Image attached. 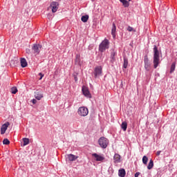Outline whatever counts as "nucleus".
<instances>
[{
  "instance_id": "4be33fe9",
  "label": "nucleus",
  "mask_w": 177,
  "mask_h": 177,
  "mask_svg": "<svg viewBox=\"0 0 177 177\" xmlns=\"http://www.w3.org/2000/svg\"><path fill=\"white\" fill-rule=\"evenodd\" d=\"M80 56L77 55L76 58L75 59V64L80 65L81 63V59H80Z\"/></svg>"
},
{
  "instance_id": "9b49d317",
  "label": "nucleus",
  "mask_w": 177,
  "mask_h": 177,
  "mask_svg": "<svg viewBox=\"0 0 177 177\" xmlns=\"http://www.w3.org/2000/svg\"><path fill=\"white\" fill-rule=\"evenodd\" d=\"M77 158H78V156L73 155V154H68L66 156V161H75V160H77Z\"/></svg>"
},
{
  "instance_id": "f704fd0d",
  "label": "nucleus",
  "mask_w": 177,
  "mask_h": 177,
  "mask_svg": "<svg viewBox=\"0 0 177 177\" xmlns=\"http://www.w3.org/2000/svg\"><path fill=\"white\" fill-rule=\"evenodd\" d=\"M160 154H161V151H157L156 156H160Z\"/></svg>"
},
{
  "instance_id": "ddd939ff",
  "label": "nucleus",
  "mask_w": 177,
  "mask_h": 177,
  "mask_svg": "<svg viewBox=\"0 0 177 177\" xmlns=\"http://www.w3.org/2000/svg\"><path fill=\"white\" fill-rule=\"evenodd\" d=\"M113 162L115 164L121 162V156H120L118 153H115L113 156Z\"/></svg>"
},
{
  "instance_id": "473e14b6",
  "label": "nucleus",
  "mask_w": 177,
  "mask_h": 177,
  "mask_svg": "<svg viewBox=\"0 0 177 177\" xmlns=\"http://www.w3.org/2000/svg\"><path fill=\"white\" fill-rule=\"evenodd\" d=\"M114 55H115V53H112V54L111 55V57H112L113 60H115Z\"/></svg>"
},
{
  "instance_id": "f8f14e48",
  "label": "nucleus",
  "mask_w": 177,
  "mask_h": 177,
  "mask_svg": "<svg viewBox=\"0 0 177 177\" xmlns=\"http://www.w3.org/2000/svg\"><path fill=\"white\" fill-rule=\"evenodd\" d=\"M35 97L37 100H41L42 97H44V94L42 93V92L37 91L36 92H35Z\"/></svg>"
},
{
  "instance_id": "9d476101",
  "label": "nucleus",
  "mask_w": 177,
  "mask_h": 177,
  "mask_svg": "<svg viewBox=\"0 0 177 177\" xmlns=\"http://www.w3.org/2000/svg\"><path fill=\"white\" fill-rule=\"evenodd\" d=\"M9 125H10V123H9V122H7L1 126V135L5 134V132H6V129H8V127H9Z\"/></svg>"
},
{
  "instance_id": "1a4fd4ad",
  "label": "nucleus",
  "mask_w": 177,
  "mask_h": 177,
  "mask_svg": "<svg viewBox=\"0 0 177 177\" xmlns=\"http://www.w3.org/2000/svg\"><path fill=\"white\" fill-rule=\"evenodd\" d=\"M82 93L83 95H84V96H86V97H91V93L89 92V90L87 88L86 86H82Z\"/></svg>"
},
{
  "instance_id": "b1692460",
  "label": "nucleus",
  "mask_w": 177,
  "mask_h": 177,
  "mask_svg": "<svg viewBox=\"0 0 177 177\" xmlns=\"http://www.w3.org/2000/svg\"><path fill=\"white\" fill-rule=\"evenodd\" d=\"M147 161H149V158H147L146 156H144L142 158L143 164H145V165H147Z\"/></svg>"
},
{
  "instance_id": "f257e3e1",
  "label": "nucleus",
  "mask_w": 177,
  "mask_h": 177,
  "mask_svg": "<svg viewBox=\"0 0 177 177\" xmlns=\"http://www.w3.org/2000/svg\"><path fill=\"white\" fill-rule=\"evenodd\" d=\"M153 67L154 68H157L158 67V64H160V51H158V48H157V46H153Z\"/></svg>"
},
{
  "instance_id": "412c9836",
  "label": "nucleus",
  "mask_w": 177,
  "mask_h": 177,
  "mask_svg": "<svg viewBox=\"0 0 177 177\" xmlns=\"http://www.w3.org/2000/svg\"><path fill=\"white\" fill-rule=\"evenodd\" d=\"M153 167H154V162H153V160L151 159L148 164L147 169H151Z\"/></svg>"
},
{
  "instance_id": "0eeeda50",
  "label": "nucleus",
  "mask_w": 177,
  "mask_h": 177,
  "mask_svg": "<svg viewBox=\"0 0 177 177\" xmlns=\"http://www.w3.org/2000/svg\"><path fill=\"white\" fill-rule=\"evenodd\" d=\"M94 75L95 78H97V77H100V75H102V67L100 66L95 68Z\"/></svg>"
},
{
  "instance_id": "7c9ffc66",
  "label": "nucleus",
  "mask_w": 177,
  "mask_h": 177,
  "mask_svg": "<svg viewBox=\"0 0 177 177\" xmlns=\"http://www.w3.org/2000/svg\"><path fill=\"white\" fill-rule=\"evenodd\" d=\"M39 75L40 76V78H39V80H42V78H44V74H42V73H39Z\"/></svg>"
},
{
  "instance_id": "f03ea898",
  "label": "nucleus",
  "mask_w": 177,
  "mask_h": 177,
  "mask_svg": "<svg viewBox=\"0 0 177 177\" xmlns=\"http://www.w3.org/2000/svg\"><path fill=\"white\" fill-rule=\"evenodd\" d=\"M89 113V111L88 108L85 106H80L77 110V114L80 115V117H86Z\"/></svg>"
},
{
  "instance_id": "393cba45",
  "label": "nucleus",
  "mask_w": 177,
  "mask_h": 177,
  "mask_svg": "<svg viewBox=\"0 0 177 177\" xmlns=\"http://www.w3.org/2000/svg\"><path fill=\"white\" fill-rule=\"evenodd\" d=\"M123 67L124 68H127V67H128V59L127 58L124 59Z\"/></svg>"
},
{
  "instance_id": "f3484780",
  "label": "nucleus",
  "mask_w": 177,
  "mask_h": 177,
  "mask_svg": "<svg viewBox=\"0 0 177 177\" xmlns=\"http://www.w3.org/2000/svg\"><path fill=\"white\" fill-rule=\"evenodd\" d=\"M115 30H117V28L115 26V24H113V28L111 30V35H113V38H115Z\"/></svg>"
},
{
  "instance_id": "a211bd4d",
  "label": "nucleus",
  "mask_w": 177,
  "mask_h": 177,
  "mask_svg": "<svg viewBox=\"0 0 177 177\" xmlns=\"http://www.w3.org/2000/svg\"><path fill=\"white\" fill-rule=\"evenodd\" d=\"M121 128L123 131H127V128H128V123L127 122H122L121 124Z\"/></svg>"
},
{
  "instance_id": "7ed1b4c3",
  "label": "nucleus",
  "mask_w": 177,
  "mask_h": 177,
  "mask_svg": "<svg viewBox=\"0 0 177 177\" xmlns=\"http://www.w3.org/2000/svg\"><path fill=\"white\" fill-rule=\"evenodd\" d=\"M98 143L102 149H106L109 146V140L104 137H101L98 140Z\"/></svg>"
},
{
  "instance_id": "72a5a7b5",
  "label": "nucleus",
  "mask_w": 177,
  "mask_h": 177,
  "mask_svg": "<svg viewBox=\"0 0 177 177\" xmlns=\"http://www.w3.org/2000/svg\"><path fill=\"white\" fill-rule=\"evenodd\" d=\"M32 103H33V104H36V103H37V100L33 99V100H32Z\"/></svg>"
},
{
  "instance_id": "423d86ee",
  "label": "nucleus",
  "mask_w": 177,
  "mask_h": 177,
  "mask_svg": "<svg viewBox=\"0 0 177 177\" xmlns=\"http://www.w3.org/2000/svg\"><path fill=\"white\" fill-rule=\"evenodd\" d=\"M53 13H56L59 9V3L57 1H52L50 5Z\"/></svg>"
},
{
  "instance_id": "dca6fc26",
  "label": "nucleus",
  "mask_w": 177,
  "mask_h": 177,
  "mask_svg": "<svg viewBox=\"0 0 177 177\" xmlns=\"http://www.w3.org/2000/svg\"><path fill=\"white\" fill-rule=\"evenodd\" d=\"M124 8H128L129 6V2L127 0H119Z\"/></svg>"
},
{
  "instance_id": "2eb2a0df",
  "label": "nucleus",
  "mask_w": 177,
  "mask_h": 177,
  "mask_svg": "<svg viewBox=\"0 0 177 177\" xmlns=\"http://www.w3.org/2000/svg\"><path fill=\"white\" fill-rule=\"evenodd\" d=\"M21 66L24 68V67H27L28 64H27V60H26V58H21Z\"/></svg>"
},
{
  "instance_id": "c9c22d12",
  "label": "nucleus",
  "mask_w": 177,
  "mask_h": 177,
  "mask_svg": "<svg viewBox=\"0 0 177 177\" xmlns=\"http://www.w3.org/2000/svg\"><path fill=\"white\" fill-rule=\"evenodd\" d=\"M75 80L78 81V78H77V76H75Z\"/></svg>"
},
{
  "instance_id": "bb28decb",
  "label": "nucleus",
  "mask_w": 177,
  "mask_h": 177,
  "mask_svg": "<svg viewBox=\"0 0 177 177\" xmlns=\"http://www.w3.org/2000/svg\"><path fill=\"white\" fill-rule=\"evenodd\" d=\"M11 93L13 94V95H16V93H17V88L16 87H12L11 88Z\"/></svg>"
},
{
  "instance_id": "c85d7f7f",
  "label": "nucleus",
  "mask_w": 177,
  "mask_h": 177,
  "mask_svg": "<svg viewBox=\"0 0 177 177\" xmlns=\"http://www.w3.org/2000/svg\"><path fill=\"white\" fill-rule=\"evenodd\" d=\"M127 31H129L130 32H132V31H133L134 32H136V30H135L133 29V28H132V27H131V26H128V28H127Z\"/></svg>"
},
{
  "instance_id": "a878e982",
  "label": "nucleus",
  "mask_w": 177,
  "mask_h": 177,
  "mask_svg": "<svg viewBox=\"0 0 177 177\" xmlns=\"http://www.w3.org/2000/svg\"><path fill=\"white\" fill-rule=\"evenodd\" d=\"M175 63H173L171 66V68H170V73H172L173 72L175 71Z\"/></svg>"
},
{
  "instance_id": "39448f33",
  "label": "nucleus",
  "mask_w": 177,
  "mask_h": 177,
  "mask_svg": "<svg viewBox=\"0 0 177 177\" xmlns=\"http://www.w3.org/2000/svg\"><path fill=\"white\" fill-rule=\"evenodd\" d=\"M109 40L107 39H105L100 44L99 50L100 52H104L106 49H109Z\"/></svg>"
},
{
  "instance_id": "6ab92c4d",
  "label": "nucleus",
  "mask_w": 177,
  "mask_h": 177,
  "mask_svg": "<svg viewBox=\"0 0 177 177\" xmlns=\"http://www.w3.org/2000/svg\"><path fill=\"white\" fill-rule=\"evenodd\" d=\"M125 174H126L125 169H122L119 170V171H118L119 176L125 177Z\"/></svg>"
},
{
  "instance_id": "cd10ccee",
  "label": "nucleus",
  "mask_w": 177,
  "mask_h": 177,
  "mask_svg": "<svg viewBox=\"0 0 177 177\" xmlns=\"http://www.w3.org/2000/svg\"><path fill=\"white\" fill-rule=\"evenodd\" d=\"M10 141H9L8 138H5L3 140V145H10Z\"/></svg>"
},
{
  "instance_id": "aec40b11",
  "label": "nucleus",
  "mask_w": 177,
  "mask_h": 177,
  "mask_svg": "<svg viewBox=\"0 0 177 177\" xmlns=\"http://www.w3.org/2000/svg\"><path fill=\"white\" fill-rule=\"evenodd\" d=\"M88 19H89V15H84L82 17L81 20L82 21H83V23H86Z\"/></svg>"
},
{
  "instance_id": "2f4dec72",
  "label": "nucleus",
  "mask_w": 177,
  "mask_h": 177,
  "mask_svg": "<svg viewBox=\"0 0 177 177\" xmlns=\"http://www.w3.org/2000/svg\"><path fill=\"white\" fill-rule=\"evenodd\" d=\"M139 175H140V172H137L135 174L134 177H139Z\"/></svg>"
},
{
  "instance_id": "c756f323",
  "label": "nucleus",
  "mask_w": 177,
  "mask_h": 177,
  "mask_svg": "<svg viewBox=\"0 0 177 177\" xmlns=\"http://www.w3.org/2000/svg\"><path fill=\"white\" fill-rule=\"evenodd\" d=\"M26 53H28V55H30V53H31V50H30V48H26Z\"/></svg>"
},
{
  "instance_id": "e433bc0d",
  "label": "nucleus",
  "mask_w": 177,
  "mask_h": 177,
  "mask_svg": "<svg viewBox=\"0 0 177 177\" xmlns=\"http://www.w3.org/2000/svg\"><path fill=\"white\" fill-rule=\"evenodd\" d=\"M129 1V2H131V0H128Z\"/></svg>"
},
{
  "instance_id": "5701e85b",
  "label": "nucleus",
  "mask_w": 177,
  "mask_h": 177,
  "mask_svg": "<svg viewBox=\"0 0 177 177\" xmlns=\"http://www.w3.org/2000/svg\"><path fill=\"white\" fill-rule=\"evenodd\" d=\"M23 142H24V146H27L30 143V139L27 138H23Z\"/></svg>"
},
{
  "instance_id": "6e6552de",
  "label": "nucleus",
  "mask_w": 177,
  "mask_h": 177,
  "mask_svg": "<svg viewBox=\"0 0 177 177\" xmlns=\"http://www.w3.org/2000/svg\"><path fill=\"white\" fill-rule=\"evenodd\" d=\"M41 48H42V46H41L40 44H34L32 47V50H33L34 53L38 55L40 52Z\"/></svg>"
},
{
  "instance_id": "4468645a",
  "label": "nucleus",
  "mask_w": 177,
  "mask_h": 177,
  "mask_svg": "<svg viewBox=\"0 0 177 177\" xmlns=\"http://www.w3.org/2000/svg\"><path fill=\"white\" fill-rule=\"evenodd\" d=\"M92 156L95 158V161H103V160H104V156H102L97 153H93Z\"/></svg>"
},
{
  "instance_id": "20e7f679",
  "label": "nucleus",
  "mask_w": 177,
  "mask_h": 177,
  "mask_svg": "<svg viewBox=\"0 0 177 177\" xmlns=\"http://www.w3.org/2000/svg\"><path fill=\"white\" fill-rule=\"evenodd\" d=\"M144 64L146 71H150V70H151V64L147 55L144 56Z\"/></svg>"
}]
</instances>
